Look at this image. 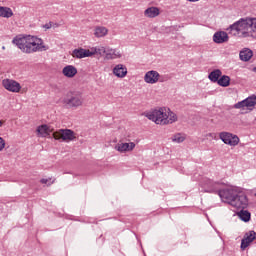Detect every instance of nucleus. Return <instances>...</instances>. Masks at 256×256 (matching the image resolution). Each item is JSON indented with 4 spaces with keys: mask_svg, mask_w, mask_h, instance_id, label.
<instances>
[{
    "mask_svg": "<svg viewBox=\"0 0 256 256\" xmlns=\"http://www.w3.org/2000/svg\"><path fill=\"white\" fill-rule=\"evenodd\" d=\"M206 137L209 139H215V133H208L206 134Z\"/></svg>",
    "mask_w": 256,
    "mask_h": 256,
    "instance_id": "7c9ffc66",
    "label": "nucleus"
},
{
    "mask_svg": "<svg viewBox=\"0 0 256 256\" xmlns=\"http://www.w3.org/2000/svg\"><path fill=\"white\" fill-rule=\"evenodd\" d=\"M104 55H105L106 61L113 60V49H106V52Z\"/></svg>",
    "mask_w": 256,
    "mask_h": 256,
    "instance_id": "bb28decb",
    "label": "nucleus"
},
{
    "mask_svg": "<svg viewBox=\"0 0 256 256\" xmlns=\"http://www.w3.org/2000/svg\"><path fill=\"white\" fill-rule=\"evenodd\" d=\"M226 31L234 37L256 41V17L240 18L230 25Z\"/></svg>",
    "mask_w": 256,
    "mask_h": 256,
    "instance_id": "f257e3e1",
    "label": "nucleus"
},
{
    "mask_svg": "<svg viewBox=\"0 0 256 256\" xmlns=\"http://www.w3.org/2000/svg\"><path fill=\"white\" fill-rule=\"evenodd\" d=\"M0 17L11 19L13 17V10L7 6H0Z\"/></svg>",
    "mask_w": 256,
    "mask_h": 256,
    "instance_id": "412c9836",
    "label": "nucleus"
},
{
    "mask_svg": "<svg viewBox=\"0 0 256 256\" xmlns=\"http://www.w3.org/2000/svg\"><path fill=\"white\" fill-rule=\"evenodd\" d=\"M2 85L10 93H19L21 91V84L13 79H4Z\"/></svg>",
    "mask_w": 256,
    "mask_h": 256,
    "instance_id": "1a4fd4ad",
    "label": "nucleus"
},
{
    "mask_svg": "<svg viewBox=\"0 0 256 256\" xmlns=\"http://www.w3.org/2000/svg\"><path fill=\"white\" fill-rule=\"evenodd\" d=\"M219 139H221L225 145H229V147H237L241 141L239 136L230 132H220Z\"/></svg>",
    "mask_w": 256,
    "mask_h": 256,
    "instance_id": "6e6552de",
    "label": "nucleus"
},
{
    "mask_svg": "<svg viewBox=\"0 0 256 256\" xmlns=\"http://www.w3.org/2000/svg\"><path fill=\"white\" fill-rule=\"evenodd\" d=\"M5 149V139L0 137V151H3Z\"/></svg>",
    "mask_w": 256,
    "mask_h": 256,
    "instance_id": "c85d7f7f",
    "label": "nucleus"
},
{
    "mask_svg": "<svg viewBox=\"0 0 256 256\" xmlns=\"http://www.w3.org/2000/svg\"><path fill=\"white\" fill-rule=\"evenodd\" d=\"M185 139H186L185 135L181 133L175 134L171 137L172 143H183Z\"/></svg>",
    "mask_w": 256,
    "mask_h": 256,
    "instance_id": "a878e982",
    "label": "nucleus"
},
{
    "mask_svg": "<svg viewBox=\"0 0 256 256\" xmlns=\"http://www.w3.org/2000/svg\"><path fill=\"white\" fill-rule=\"evenodd\" d=\"M52 131L53 130L51 127H49L47 124H42L36 129L37 137H49Z\"/></svg>",
    "mask_w": 256,
    "mask_h": 256,
    "instance_id": "a211bd4d",
    "label": "nucleus"
},
{
    "mask_svg": "<svg viewBox=\"0 0 256 256\" xmlns=\"http://www.w3.org/2000/svg\"><path fill=\"white\" fill-rule=\"evenodd\" d=\"M49 181H51V179L42 178V179L40 180V183H42V185H47Z\"/></svg>",
    "mask_w": 256,
    "mask_h": 256,
    "instance_id": "c756f323",
    "label": "nucleus"
},
{
    "mask_svg": "<svg viewBox=\"0 0 256 256\" xmlns=\"http://www.w3.org/2000/svg\"><path fill=\"white\" fill-rule=\"evenodd\" d=\"M239 57L241 61H250L251 57H253V51L249 48H244L240 51Z\"/></svg>",
    "mask_w": 256,
    "mask_h": 256,
    "instance_id": "aec40b11",
    "label": "nucleus"
},
{
    "mask_svg": "<svg viewBox=\"0 0 256 256\" xmlns=\"http://www.w3.org/2000/svg\"><path fill=\"white\" fill-rule=\"evenodd\" d=\"M62 103L68 109H79L85 105V97L79 91H69L62 98Z\"/></svg>",
    "mask_w": 256,
    "mask_h": 256,
    "instance_id": "39448f33",
    "label": "nucleus"
},
{
    "mask_svg": "<svg viewBox=\"0 0 256 256\" xmlns=\"http://www.w3.org/2000/svg\"><path fill=\"white\" fill-rule=\"evenodd\" d=\"M112 73L118 79H125L127 77V66L118 64L112 69Z\"/></svg>",
    "mask_w": 256,
    "mask_h": 256,
    "instance_id": "4468645a",
    "label": "nucleus"
},
{
    "mask_svg": "<svg viewBox=\"0 0 256 256\" xmlns=\"http://www.w3.org/2000/svg\"><path fill=\"white\" fill-rule=\"evenodd\" d=\"M255 239H256L255 231H250L249 233H246L241 242V249H247V247H249V244L253 243Z\"/></svg>",
    "mask_w": 256,
    "mask_h": 256,
    "instance_id": "2eb2a0df",
    "label": "nucleus"
},
{
    "mask_svg": "<svg viewBox=\"0 0 256 256\" xmlns=\"http://www.w3.org/2000/svg\"><path fill=\"white\" fill-rule=\"evenodd\" d=\"M53 138L57 141H65V143H69L71 141H75L76 136L75 132L70 129H60L53 133Z\"/></svg>",
    "mask_w": 256,
    "mask_h": 256,
    "instance_id": "0eeeda50",
    "label": "nucleus"
},
{
    "mask_svg": "<svg viewBox=\"0 0 256 256\" xmlns=\"http://www.w3.org/2000/svg\"><path fill=\"white\" fill-rule=\"evenodd\" d=\"M237 215L241 221H244V223H249V221H251V212L247 210H241L240 212H237Z\"/></svg>",
    "mask_w": 256,
    "mask_h": 256,
    "instance_id": "5701e85b",
    "label": "nucleus"
},
{
    "mask_svg": "<svg viewBox=\"0 0 256 256\" xmlns=\"http://www.w3.org/2000/svg\"><path fill=\"white\" fill-rule=\"evenodd\" d=\"M91 55V50L85 48H76L72 51L74 59H85L86 57H91Z\"/></svg>",
    "mask_w": 256,
    "mask_h": 256,
    "instance_id": "ddd939ff",
    "label": "nucleus"
},
{
    "mask_svg": "<svg viewBox=\"0 0 256 256\" xmlns=\"http://www.w3.org/2000/svg\"><path fill=\"white\" fill-rule=\"evenodd\" d=\"M218 195L223 203H227L235 209H245L249 205L247 196L241 191V188L235 186H229L220 190Z\"/></svg>",
    "mask_w": 256,
    "mask_h": 256,
    "instance_id": "f03ea898",
    "label": "nucleus"
},
{
    "mask_svg": "<svg viewBox=\"0 0 256 256\" xmlns=\"http://www.w3.org/2000/svg\"><path fill=\"white\" fill-rule=\"evenodd\" d=\"M221 75H223V73L221 72V70L216 69V70H213V71L208 75V79H210V81H212V83H218L219 77H221Z\"/></svg>",
    "mask_w": 256,
    "mask_h": 256,
    "instance_id": "b1692460",
    "label": "nucleus"
},
{
    "mask_svg": "<svg viewBox=\"0 0 256 256\" xmlns=\"http://www.w3.org/2000/svg\"><path fill=\"white\" fill-rule=\"evenodd\" d=\"M160 77H161V75L159 74V72H157L155 70H150V71L146 72V74L144 76V81H145V83H148L149 85H155V83H159Z\"/></svg>",
    "mask_w": 256,
    "mask_h": 256,
    "instance_id": "9b49d317",
    "label": "nucleus"
},
{
    "mask_svg": "<svg viewBox=\"0 0 256 256\" xmlns=\"http://www.w3.org/2000/svg\"><path fill=\"white\" fill-rule=\"evenodd\" d=\"M4 123H5V121L0 120V127H1L2 125H4Z\"/></svg>",
    "mask_w": 256,
    "mask_h": 256,
    "instance_id": "473e14b6",
    "label": "nucleus"
},
{
    "mask_svg": "<svg viewBox=\"0 0 256 256\" xmlns=\"http://www.w3.org/2000/svg\"><path fill=\"white\" fill-rule=\"evenodd\" d=\"M2 49L5 50V46H3Z\"/></svg>",
    "mask_w": 256,
    "mask_h": 256,
    "instance_id": "f704fd0d",
    "label": "nucleus"
},
{
    "mask_svg": "<svg viewBox=\"0 0 256 256\" xmlns=\"http://www.w3.org/2000/svg\"><path fill=\"white\" fill-rule=\"evenodd\" d=\"M93 35L96 39H103L109 35V29L105 26H96L93 30Z\"/></svg>",
    "mask_w": 256,
    "mask_h": 256,
    "instance_id": "dca6fc26",
    "label": "nucleus"
},
{
    "mask_svg": "<svg viewBox=\"0 0 256 256\" xmlns=\"http://www.w3.org/2000/svg\"><path fill=\"white\" fill-rule=\"evenodd\" d=\"M62 75L68 79H73L77 75V68L73 65H67L62 69Z\"/></svg>",
    "mask_w": 256,
    "mask_h": 256,
    "instance_id": "6ab92c4d",
    "label": "nucleus"
},
{
    "mask_svg": "<svg viewBox=\"0 0 256 256\" xmlns=\"http://www.w3.org/2000/svg\"><path fill=\"white\" fill-rule=\"evenodd\" d=\"M256 105V95L253 94L246 99L234 104V109H238L241 115H247V113H251L253 109H255Z\"/></svg>",
    "mask_w": 256,
    "mask_h": 256,
    "instance_id": "423d86ee",
    "label": "nucleus"
},
{
    "mask_svg": "<svg viewBox=\"0 0 256 256\" xmlns=\"http://www.w3.org/2000/svg\"><path fill=\"white\" fill-rule=\"evenodd\" d=\"M123 55L121 52L117 51L116 49H112V57L113 59H121Z\"/></svg>",
    "mask_w": 256,
    "mask_h": 256,
    "instance_id": "cd10ccee",
    "label": "nucleus"
},
{
    "mask_svg": "<svg viewBox=\"0 0 256 256\" xmlns=\"http://www.w3.org/2000/svg\"><path fill=\"white\" fill-rule=\"evenodd\" d=\"M144 117L153 121L156 125H171L177 121V114L165 108H156L144 112Z\"/></svg>",
    "mask_w": 256,
    "mask_h": 256,
    "instance_id": "20e7f679",
    "label": "nucleus"
},
{
    "mask_svg": "<svg viewBox=\"0 0 256 256\" xmlns=\"http://www.w3.org/2000/svg\"><path fill=\"white\" fill-rule=\"evenodd\" d=\"M207 193H211V190H206Z\"/></svg>",
    "mask_w": 256,
    "mask_h": 256,
    "instance_id": "72a5a7b5",
    "label": "nucleus"
},
{
    "mask_svg": "<svg viewBox=\"0 0 256 256\" xmlns=\"http://www.w3.org/2000/svg\"><path fill=\"white\" fill-rule=\"evenodd\" d=\"M12 43L16 45L22 53H26L27 55L47 51V49H49L43 42V39L31 35L17 36L12 40Z\"/></svg>",
    "mask_w": 256,
    "mask_h": 256,
    "instance_id": "7ed1b4c3",
    "label": "nucleus"
},
{
    "mask_svg": "<svg viewBox=\"0 0 256 256\" xmlns=\"http://www.w3.org/2000/svg\"><path fill=\"white\" fill-rule=\"evenodd\" d=\"M213 41L214 43H227L229 41V34L225 31H218L213 35Z\"/></svg>",
    "mask_w": 256,
    "mask_h": 256,
    "instance_id": "f3484780",
    "label": "nucleus"
},
{
    "mask_svg": "<svg viewBox=\"0 0 256 256\" xmlns=\"http://www.w3.org/2000/svg\"><path fill=\"white\" fill-rule=\"evenodd\" d=\"M135 147H137L135 142H119L114 146V149L118 153H132V151H135Z\"/></svg>",
    "mask_w": 256,
    "mask_h": 256,
    "instance_id": "9d476101",
    "label": "nucleus"
},
{
    "mask_svg": "<svg viewBox=\"0 0 256 256\" xmlns=\"http://www.w3.org/2000/svg\"><path fill=\"white\" fill-rule=\"evenodd\" d=\"M189 1V3H197V1H200V0H187Z\"/></svg>",
    "mask_w": 256,
    "mask_h": 256,
    "instance_id": "2f4dec72",
    "label": "nucleus"
},
{
    "mask_svg": "<svg viewBox=\"0 0 256 256\" xmlns=\"http://www.w3.org/2000/svg\"><path fill=\"white\" fill-rule=\"evenodd\" d=\"M218 85H220V87H229L230 83H231V78H229V76L227 75H223L221 76V78L218 79Z\"/></svg>",
    "mask_w": 256,
    "mask_h": 256,
    "instance_id": "393cba45",
    "label": "nucleus"
},
{
    "mask_svg": "<svg viewBox=\"0 0 256 256\" xmlns=\"http://www.w3.org/2000/svg\"><path fill=\"white\" fill-rule=\"evenodd\" d=\"M91 57L93 55H99L100 57H103L105 53H107V49L104 46H99V47H93L90 49Z\"/></svg>",
    "mask_w": 256,
    "mask_h": 256,
    "instance_id": "4be33fe9",
    "label": "nucleus"
},
{
    "mask_svg": "<svg viewBox=\"0 0 256 256\" xmlns=\"http://www.w3.org/2000/svg\"><path fill=\"white\" fill-rule=\"evenodd\" d=\"M161 15V8L157 6H150L144 10V17L146 19H155Z\"/></svg>",
    "mask_w": 256,
    "mask_h": 256,
    "instance_id": "f8f14e48",
    "label": "nucleus"
}]
</instances>
